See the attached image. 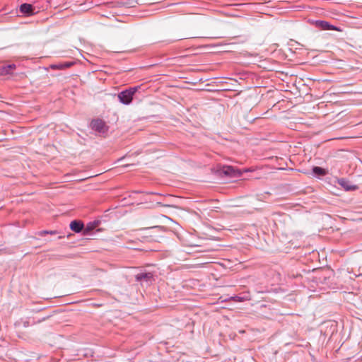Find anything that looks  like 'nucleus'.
Here are the masks:
<instances>
[{"label":"nucleus","mask_w":362,"mask_h":362,"mask_svg":"<svg viewBox=\"0 0 362 362\" xmlns=\"http://www.w3.org/2000/svg\"><path fill=\"white\" fill-rule=\"evenodd\" d=\"M136 90L137 88L134 87L121 92L118 95V98L119 101L125 105L129 104L132 101L133 95L136 92Z\"/></svg>","instance_id":"f257e3e1"},{"label":"nucleus","mask_w":362,"mask_h":362,"mask_svg":"<svg viewBox=\"0 0 362 362\" xmlns=\"http://www.w3.org/2000/svg\"><path fill=\"white\" fill-rule=\"evenodd\" d=\"M91 127L93 129L100 132V133H105L107 131V126L106 125L105 122L100 119L93 120L91 122Z\"/></svg>","instance_id":"f03ea898"},{"label":"nucleus","mask_w":362,"mask_h":362,"mask_svg":"<svg viewBox=\"0 0 362 362\" xmlns=\"http://www.w3.org/2000/svg\"><path fill=\"white\" fill-rule=\"evenodd\" d=\"M74 64L73 62H61L59 64H51L50 69L53 70H64L70 68Z\"/></svg>","instance_id":"7ed1b4c3"},{"label":"nucleus","mask_w":362,"mask_h":362,"mask_svg":"<svg viewBox=\"0 0 362 362\" xmlns=\"http://www.w3.org/2000/svg\"><path fill=\"white\" fill-rule=\"evenodd\" d=\"M315 24L317 27L320 28L322 30H332L340 31V29H339L338 28H337L334 25L329 24L327 21H316Z\"/></svg>","instance_id":"20e7f679"},{"label":"nucleus","mask_w":362,"mask_h":362,"mask_svg":"<svg viewBox=\"0 0 362 362\" xmlns=\"http://www.w3.org/2000/svg\"><path fill=\"white\" fill-rule=\"evenodd\" d=\"M83 228V223L79 221H73L70 223V228L76 232L79 233L82 230Z\"/></svg>","instance_id":"39448f33"},{"label":"nucleus","mask_w":362,"mask_h":362,"mask_svg":"<svg viewBox=\"0 0 362 362\" xmlns=\"http://www.w3.org/2000/svg\"><path fill=\"white\" fill-rule=\"evenodd\" d=\"M16 69L14 64H10L6 66H3L0 69L1 75H8L12 73V71Z\"/></svg>","instance_id":"423d86ee"},{"label":"nucleus","mask_w":362,"mask_h":362,"mask_svg":"<svg viewBox=\"0 0 362 362\" xmlns=\"http://www.w3.org/2000/svg\"><path fill=\"white\" fill-rule=\"evenodd\" d=\"M20 11L23 13L30 15L33 12V6L31 4H23L21 6Z\"/></svg>","instance_id":"0eeeda50"},{"label":"nucleus","mask_w":362,"mask_h":362,"mask_svg":"<svg viewBox=\"0 0 362 362\" xmlns=\"http://www.w3.org/2000/svg\"><path fill=\"white\" fill-rule=\"evenodd\" d=\"M223 173L226 175L230 176H235L236 174L240 175V173L238 171H235L233 167L227 166L223 168Z\"/></svg>","instance_id":"6e6552de"},{"label":"nucleus","mask_w":362,"mask_h":362,"mask_svg":"<svg viewBox=\"0 0 362 362\" xmlns=\"http://www.w3.org/2000/svg\"><path fill=\"white\" fill-rule=\"evenodd\" d=\"M313 171L315 175H320V176H324L327 174V171L325 169L318 167V166L314 167L313 169Z\"/></svg>","instance_id":"1a4fd4ad"},{"label":"nucleus","mask_w":362,"mask_h":362,"mask_svg":"<svg viewBox=\"0 0 362 362\" xmlns=\"http://www.w3.org/2000/svg\"><path fill=\"white\" fill-rule=\"evenodd\" d=\"M153 277V275L151 273H140L139 274H137L136 276V279L138 280H150Z\"/></svg>","instance_id":"9d476101"},{"label":"nucleus","mask_w":362,"mask_h":362,"mask_svg":"<svg viewBox=\"0 0 362 362\" xmlns=\"http://www.w3.org/2000/svg\"><path fill=\"white\" fill-rule=\"evenodd\" d=\"M147 229L153 230L156 232H160L163 230V227L162 226H154V227L148 228Z\"/></svg>","instance_id":"9b49d317"},{"label":"nucleus","mask_w":362,"mask_h":362,"mask_svg":"<svg viewBox=\"0 0 362 362\" xmlns=\"http://www.w3.org/2000/svg\"><path fill=\"white\" fill-rule=\"evenodd\" d=\"M57 233V231L55 230H50V231H48V230H43L42 232H40V235H43L45 234H51V235H54V234H56Z\"/></svg>","instance_id":"f8f14e48"}]
</instances>
